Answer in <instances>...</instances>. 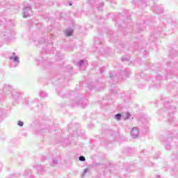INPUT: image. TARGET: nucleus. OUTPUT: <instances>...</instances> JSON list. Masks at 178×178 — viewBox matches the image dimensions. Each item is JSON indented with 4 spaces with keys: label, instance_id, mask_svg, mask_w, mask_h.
Instances as JSON below:
<instances>
[{
    "label": "nucleus",
    "instance_id": "obj_23",
    "mask_svg": "<svg viewBox=\"0 0 178 178\" xmlns=\"http://www.w3.org/2000/svg\"><path fill=\"white\" fill-rule=\"evenodd\" d=\"M169 122H172V120H170V118L168 119Z\"/></svg>",
    "mask_w": 178,
    "mask_h": 178
},
{
    "label": "nucleus",
    "instance_id": "obj_22",
    "mask_svg": "<svg viewBox=\"0 0 178 178\" xmlns=\"http://www.w3.org/2000/svg\"><path fill=\"white\" fill-rule=\"evenodd\" d=\"M1 167H2V164H0V172H1V170H2Z\"/></svg>",
    "mask_w": 178,
    "mask_h": 178
},
{
    "label": "nucleus",
    "instance_id": "obj_26",
    "mask_svg": "<svg viewBox=\"0 0 178 178\" xmlns=\"http://www.w3.org/2000/svg\"><path fill=\"white\" fill-rule=\"evenodd\" d=\"M38 173H40V170H38Z\"/></svg>",
    "mask_w": 178,
    "mask_h": 178
},
{
    "label": "nucleus",
    "instance_id": "obj_19",
    "mask_svg": "<svg viewBox=\"0 0 178 178\" xmlns=\"http://www.w3.org/2000/svg\"><path fill=\"white\" fill-rule=\"evenodd\" d=\"M162 12H163V10L162 9L160 10H156V13H162Z\"/></svg>",
    "mask_w": 178,
    "mask_h": 178
},
{
    "label": "nucleus",
    "instance_id": "obj_10",
    "mask_svg": "<svg viewBox=\"0 0 178 178\" xmlns=\"http://www.w3.org/2000/svg\"><path fill=\"white\" fill-rule=\"evenodd\" d=\"M72 34H73V30L69 29L65 31V35L67 37H71Z\"/></svg>",
    "mask_w": 178,
    "mask_h": 178
},
{
    "label": "nucleus",
    "instance_id": "obj_14",
    "mask_svg": "<svg viewBox=\"0 0 178 178\" xmlns=\"http://www.w3.org/2000/svg\"><path fill=\"white\" fill-rule=\"evenodd\" d=\"M79 160L81 161V162H85L86 157H84L83 156H79Z\"/></svg>",
    "mask_w": 178,
    "mask_h": 178
},
{
    "label": "nucleus",
    "instance_id": "obj_18",
    "mask_svg": "<svg viewBox=\"0 0 178 178\" xmlns=\"http://www.w3.org/2000/svg\"><path fill=\"white\" fill-rule=\"evenodd\" d=\"M102 6H104V3H100V7H99V6H97L98 10H101V7H102Z\"/></svg>",
    "mask_w": 178,
    "mask_h": 178
},
{
    "label": "nucleus",
    "instance_id": "obj_25",
    "mask_svg": "<svg viewBox=\"0 0 178 178\" xmlns=\"http://www.w3.org/2000/svg\"><path fill=\"white\" fill-rule=\"evenodd\" d=\"M89 88H90V90H92V88H90V87H89Z\"/></svg>",
    "mask_w": 178,
    "mask_h": 178
},
{
    "label": "nucleus",
    "instance_id": "obj_4",
    "mask_svg": "<svg viewBox=\"0 0 178 178\" xmlns=\"http://www.w3.org/2000/svg\"><path fill=\"white\" fill-rule=\"evenodd\" d=\"M9 59L10 60H13V62L15 63L14 67H16V66H17V65H19L20 60L19 59V56H10L9 58Z\"/></svg>",
    "mask_w": 178,
    "mask_h": 178
},
{
    "label": "nucleus",
    "instance_id": "obj_16",
    "mask_svg": "<svg viewBox=\"0 0 178 178\" xmlns=\"http://www.w3.org/2000/svg\"><path fill=\"white\" fill-rule=\"evenodd\" d=\"M88 170H90L89 168H86V169L83 170V176H84V175H86V173H88Z\"/></svg>",
    "mask_w": 178,
    "mask_h": 178
},
{
    "label": "nucleus",
    "instance_id": "obj_5",
    "mask_svg": "<svg viewBox=\"0 0 178 178\" xmlns=\"http://www.w3.org/2000/svg\"><path fill=\"white\" fill-rule=\"evenodd\" d=\"M13 34H15V33L10 29H8L6 31L3 32V37H6V38H10V37H12Z\"/></svg>",
    "mask_w": 178,
    "mask_h": 178
},
{
    "label": "nucleus",
    "instance_id": "obj_24",
    "mask_svg": "<svg viewBox=\"0 0 178 178\" xmlns=\"http://www.w3.org/2000/svg\"><path fill=\"white\" fill-rule=\"evenodd\" d=\"M70 6H72V3H70Z\"/></svg>",
    "mask_w": 178,
    "mask_h": 178
},
{
    "label": "nucleus",
    "instance_id": "obj_9",
    "mask_svg": "<svg viewBox=\"0 0 178 178\" xmlns=\"http://www.w3.org/2000/svg\"><path fill=\"white\" fill-rule=\"evenodd\" d=\"M122 118L124 119V120H127L129 119H130V118H131V114H130V113H127L124 115H122Z\"/></svg>",
    "mask_w": 178,
    "mask_h": 178
},
{
    "label": "nucleus",
    "instance_id": "obj_15",
    "mask_svg": "<svg viewBox=\"0 0 178 178\" xmlns=\"http://www.w3.org/2000/svg\"><path fill=\"white\" fill-rule=\"evenodd\" d=\"M18 126H19L20 127H23V125L24 124V123L20 120L18 121L17 122Z\"/></svg>",
    "mask_w": 178,
    "mask_h": 178
},
{
    "label": "nucleus",
    "instance_id": "obj_12",
    "mask_svg": "<svg viewBox=\"0 0 178 178\" xmlns=\"http://www.w3.org/2000/svg\"><path fill=\"white\" fill-rule=\"evenodd\" d=\"M115 118L117 120H120V119H122V114L118 113L115 115Z\"/></svg>",
    "mask_w": 178,
    "mask_h": 178
},
{
    "label": "nucleus",
    "instance_id": "obj_13",
    "mask_svg": "<svg viewBox=\"0 0 178 178\" xmlns=\"http://www.w3.org/2000/svg\"><path fill=\"white\" fill-rule=\"evenodd\" d=\"M4 90H8L9 91H10L12 90V86H9V85H6L4 86Z\"/></svg>",
    "mask_w": 178,
    "mask_h": 178
},
{
    "label": "nucleus",
    "instance_id": "obj_1",
    "mask_svg": "<svg viewBox=\"0 0 178 178\" xmlns=\"http://www.w3.org/2000/svg\"><path fill=\"white\" fill-rule=\"evenodd\" d=\"M22 15L23 17H30V16H32L33 11L31 10V8L30 6L24 8Z\"/></svg>",
    "mask_w": 178,
    "mask_h": 178
},
{
    "label": "nucleus",
    "instance_id": "obj_3",
    "mask_svg": "<svg viewBox=\"0 0 178 178\" xmlns=\"http://www.w3.org/2000/svg\"><path fill=\"white\" fill-rule=\"evenodd\" d=\"M130 134H131L132 138H137V137H138V134H139L138 128H137L136 127L132 128L131 130Z\"/></svg>",
    "mask_w": 178,
    "mask_h": 178
},
{
    "label": "nucleus",
    "instance_id": "obj_17",
    "mask_svg": "<svg viewBox=\"0 0 178 178\" xmlns=\"http://www.w3.org/2000/svg\"><path fill=\"white\" fill-rule=\"evenodd\" d=\"M122 60H130V57H123Z\"/></svg>",
    "mask_w": 178,
    "mask_h": 178
},
{
    "label": "nucleus",
    "instance_id": "obj_11",
    "mask_svg": "<svg viewBox=\"0 0 178 178\" xmlns=\"http://www.w3.org/2000/svg\"><path fill=\"white\" fill-rule=\"evenodd\" d=\"M40 95L41 98H45V97H48V93H46L44 91H40Z\"/></svg>",
    "mask_w": 178,
    "mask_h": 178
},
{
    "label": "nucleus",
    "instance_id": "obj_20",
    "mask_svg": "<svg viewBox=\"0 0 178 178\" xmlns=\"http://www.w3.org/2000/svg\"><path fill=\"white\" fill-rule=\"evenodd\" d=\"M53 163H54V165H57L58 160H53Z\"/></svg>",
    "mask_w": 178,
    "mask_h": 178
},
{
    "label": "nucleus",
    "instance_id": "obj_27",
    "mask_svg": "<svg viewBox=\"0 0 178 178\" xmlns=\"http://www.w3.org/2000/svg\"><path fill=\"white\" fill-rule=\"evenodd\" d=\"M43 63H45V60H44V61H43Z\"/></svg>",
    "mask_w": 178,
    "mask_h": 178
},
{
    "label": "nucleus",
    "instance_id": "obj_8",
    "mask_svg": "<svg viewBox=\"0 0 178 178\" xmlns=\"http://www.w3.org/2000/svg\"><path fill=\"white\" fill-rule=\"evenodd\" d=\"M110 77L113 79V80L118 79V76H116V72L113 71L110 73Z\"/></svg>",
    "mask_w": 178,
    "mask_h": 178
},
{
    "label": "nucleus",
    "instance_id": "obj_21",
    "mask_svg": "<svg viewBox=\"0 0 178 178\" xmlns=\"http://www.w3.org/2000/svg\"><path fill=\"white\" fill-rule=\"evenodd\" d=\"M165 148H166V149H170V145H167L165 146Z\"/></svg>",
    "mask_w": 178,
    "mask_h": 178
},
{
    "label": "nucleus",
    "instance_id": "obj_6",
    "mask_svg": "<svg viewBox=\"0 0 178 178\" xmlns=\"http://www.w3.org/2000/svg\"><path fill=\"white\" fill-rule=\"evenodd\" d=\"M87 60H81L78 63V66L79 67V69H81L82 67H84L86 66V65H87Z\"/></svg>",
    "mask_w": 178,
    "mask_h": 178
},
{
    "label": "nucleus",
    "instance_id": "obj_2",
    "mask_svg": "<svg viewBox=\"0 0 178 178\" xmlns=\"http://www.w3.org/2000/svg\"><path fill=\"white\" fill-rule=\"evenodd\" d=\"M130 74H131V71H130V69H127L120 72V79L121 80H124V79H127V77H129Z\"/></svg>",
    "mask_w": 178,
    "mask_h": 178
},
{
    "label": "nucleus",
    "instance_id": "obj_7",
    "mask_svg": "<svg viewBox=\"0 0 178 178\" xmlns=\"http://www.w3.org/2000/svg\"><path fill=\"white\" fill-rule=\"evenodd\" d=\"M12 95H13V98H14V99H19V97H20V94H19V92L14 91L12 92Z\"/></svg>",
    "mask_w": 178,
    "mask_h": 178
}]
</instances>
